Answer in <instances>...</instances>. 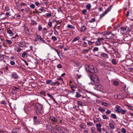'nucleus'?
I'll list each match as a JSON object with an SVG mask.
<instances>
[{
    "mask_svg": "<svg viewBox=\"0 0 133 133\" xmlns=\"http://www.w3.org/2000/svg\"><path fill=\"white\" fill-rule=\"evenodd\" d=\"M10 63L12 65H14L15 64V62L14 61H11L10 62Z\"/></svg>",
    "mask_w": 133,
    "mask_h": 133,
    "instance_id": "obj_59",
    "label": "nucleus"
},
{
    "mask_svg": "<svg viewBox=\"0 0 133 133\" xmlns=\"http://www.w3.org/2000/svg\"><path fill=\"white\" fill-rule=\"evenodd\" d=\"M127 106L128 107V108L130 109L133 111V106L129 105H127Z\"/></svg>",
    "mask_w": 133,
    "mask_h": 133,
    "instance_id": "obj_43",
    "label": "nucleus"
},
{
    "mask_svg": "<svg viewBox=\"0 0 133 133\" xmlns=\"http://www.w3.org/2000/svg\"><path fill=\"white\" fill-rule=\"evenodd\" d=\"M12 132L13 133H22V130L19 128L14 129Z\"/></svg>",
    "mask_w": 133,
    "mask_h": 133,
    "instance_id": "obj_11",
    "label": "nucleus"
},
{
    "mask_svg": "<svg viewBox=\"0 0 133 133\" xmlns=\"http://www.w3.org/2000/svg\"><path fill=\"white\" fill-rule=\"evenodd\" d=\"M86 7L87 9L88 10H89L91 7V5L90 3H88L86 5Z\"/></svg>",
    "mask_w": 133,
    "mask_h": 133,
    "instance_id": "obj_31",
    "label": "nucleus"
},
{
    "mask_svg": "<svg viewBox=\"0 0 133 133\" xmlns=\"http://www.w3.org/2000/svg\"><path fill=\"white\" fill-rule=\"evenodd\" d=\"M80 39V37H79L77 36L75 37L73 40L71 41L72 43H73L74 42L76 41L77 40H78Z\"/></svg>",
    "mask_w": 133,
    "mask_h": 133,
    "instance_id": "obj_29",
    "label": "nucleus"
},
{
    "mask_svg": "<svg viewBox=\"0 0 133 133\" xmlns=\"http://www.w3.org/2000/svg\"><path fill=\"white\" fill-rule=\"evenodd\" d=\"M82 96L81 94L79 93H78V92H76V95H75V97L76 98H80Z\"/></svg>",
    "mask_w": 133,
    "mask_h": 133,
    "instance_id": "obj_26",
    "label": "nucleus"
},
{
    "mask_svg": "<svg viewBox=\"0 0 133 133\" xmlns=\"http://www.w3.org/2000/svg\"><path fill=\"white\" fill-rule=\"evenodd\" d=\"M35 109L36 114L39 115L42 112V106L39 103H36L35 105Z\"/></svg>",
    "mask_w": 133,
    "mask_h": 133,
    "instance_id": "obj_2",
    "label": "nucleus"
},
{
    "mask_svg": "<svg viewBox=\"0 0 133 133\" xmlns=\"http://www.w3.org/2000/svg\"><path fill=\"white\" fill-rule=\"evenodd\" d=\"M86 27L84 26H82L81 28L80 29V31L81 32H83L84 30H85Z\"/></svg>",
    "mask_w": 133,
    "mask_h": 133,
    "instance_id": "obj_32",
    "label": "nucleus"
},
{
    "mask_svg": "<svg viewBox=\"0 0 133 133\" xmlns=\"http://www.w3.org/2000/svg\"><path fill=\"white\" fill-rule=\"evenodd\" d=\"M40 93L41 95H43L44 96H46V93L44 92H41Z\"/></svg>",
    "mask_w": 133,
    "mask_h": 133,
    "instance_id": "obj_50",
    "label": "nucleus"
},
{
    "mask_svg": "<svg viewBox=\"0 0 133 133\" xmlns=\"http://www.w3.org/2000/svg\"><path fill=\"white\" fill-rule=\"evenodd\" d=\"M3 55L0 54V61L3 60L4 59V57Z\"/></svg>",
    "mask_w": 133,
    "mask_h": 133,
    "instance_id": "obj_44",
    "label": "nucleus"
},
{
    "mask_svg": "<svg viewBox=\"0 0 133 133\" xmlns=\"http://www.w3.org/2000/svg\"><path fill=\"white\" fill-rule=\"evenodd\" d=\"M121 131L123 133H125L126 132V130L124 128H122L121 129Z\"/></svg>",
    "mask_w": 133,
    "mask_h": 133,
    "instance_id": "obj_52",
    "label": "nucleus"
},
{
    "mask_svg": "<svg viewBox=\"0 0 133 133\" xmlns=\"http://www.w3.org/2000/svg\"><path fill=\"white\" fill-rule=\"evenodd\" d=\"M77 87L74 85H71V88H74V89H75L77 88Z\"/></svg>",
    "mask_w": 133,
    "mask_h": 133,
    "instance_id": "obj_60",
    "label": "nucleus"
},
{
    "mask_svg": "<svg viewBox=\"0 0 133 133\" xmlns=\"http://www.w3.org/2000/svg\"><path fill=\"white\" fill-rule=\"evenodd\" d=\"M55 129L61 133H67L68 132L65 128L57 126L55 127Z\"/></svg>",
    "mask_w": 133,
    "mask_h": 133,
    "instance_id": "obj_4",
    "label": "nucleus"
},
{
    "mask_svg": "<svg viewBox=\"0 0 133 133\" xmlns=\"http://www.w3.org/2000/svg\"><path fill=\"white\" fill-rule=\"evenodd\" d=\"M105 37L107 39H111L113 37V35L111 32H109L106 34Z\"/></svg>",
    "mask_w": 133,
    "mask_h": 133,
    "instance_id": "obj_14",
    "label": "nucleus"
},
{
    "mask_svg": "<svg viewBox=\"0 0 133 133\" xmlns=\"http://www.w3.org/2000/svg\"><path fill=\"white\" fill-rule=\"evenodd\" d=\"M36 37L38 38V41L40 43L42 42L46 44V43L45 41V40L43 39L41 36L40 35H38L37 34L36 35Z\"/></svg>",
    "mask_w": 133,
    "mask_h": 133,
    "instance_id": "obj_7",
    "label": "nucleus"
},
{
    "mask_svg": "<svg viewBox=\"0 0 133 133\" xmlns=\"http://www.w3.org/2000/svg\"><path fill=\"white\" fill-rule=\"evenodd\" d=\"M56 81L54 82V85H57L59 86L60 84H62V83L58 81H57L56 80H55Z\"/></svg>",
    "mask_w": 133,
    "mask_h": 133,
    "instance_id": "obj_25",
    "label": "nucleus"
},
{
    "mask_svg": "<svg viewBox=\"0 0 133 133\" xmlns=\"http://www.w3.org/2000/svg\"><path fill=\"white\" fill-rule=\"evenodd\" d=\"M30 7L32 9H33L35 8V6L34 4H32L30 5Z\"/></svg>",
    "mask_w": 133,
    "mask_h": 133,
    "instance_id": "obj_47",
    "label": "nucleus"
},
{
    "mask_svg": "<svg viewBox=\"0 0 133 133\" xmlns=\"http://www.w3.org/2000/svg\"><path fill=\"white\" fill-rule=\"evenodd\" d=\"M98 110L102 112H104L105 111V109L100 108L98 109Z\"/></svg>",
    "mask_w": 133,
    "mask_h": 133,
    "instance_id": "obj_42",
    "label": "nucleus"
},
{
    "mask_svg": "<svg viewBox=\"0 0 133 133\" xmlns=\"http://www.w3.org/2000/svg\"><path fill=\"white\" fill-rule=\"evenodd\" d=\"M6 41L9 44H11L12 43V42L10 40H9L8 39H6Z\"/></svg>",
    "mask_w": 133,
    "mask_h": 133,
    "instance_id": "obj_57",
    "label": "nucleus"
},
{
    "mask_svg": "<svg viewBox=\"0 0 133 133\" xmlns=\"http://www.w3.org/2000/svg\"><path fill=\"white\" fill-rule=\"evenodd\" d=\"M7 32L8 34H10V36H13L14 34L12 31L9 29H7Z\"/></svg>",
    "mask_w": 133,
    "mask_h": 133,
    "instance_id": "obj_23",
    "label": "nucleus"
},
{
    "mask_svg": "<svg viewBox=\"0 0 133 133\" xmlns=\"http://www.w3.org/2000/svg\"><path fill=\"white\" fill-rule=\"evenodd\" d=\"M85 69L86 70L90 73H96L97 72L96 68L91 65H86Z\"/></svg>",
    "mask_w": 133,
    "mask_h": 133,
    "instance_id": "obj_1",
    "label": "nucleus"
},
{
    "mask_svg": "<svg viewBox=\"0 0 133 133\" xmlns=\"http://www.w3.org/2000/svg\"><path fill=\"white\" fill-rule=\"evenodd\" d=\"M12 77L15 79H17L18 78V75L16 73H13L12 74Z\"/></svg>",
    "mask_w": 133,
    "mask_h": 133,
    "instance_id": "obj_22",
    "label": "nucleus"
},
{
    "mask_svg": "<svg viewBox=\"0 0 133 133\" xmlns=\"http://www.w3.org/2000/svg\"><path fill=\"white\" fill-rule=\"evenodd\" d=\"M111 116L114 119H116L117 118L116 115L114 114H111Z\"/></svg>",
    "mask_w": 133,
    "mask_h": 133,
    "instance_id": "obj_36",
    "label": "nucleus"
},
{
    "mask_svg": "<svg viewBox=\"0 0 133 133\" xmlns=\"http://www.w3.org/2000/svg\"><path fill=\"white\" fill-rule=\"evenodd\" d=\"M42 29V26L41 25H39L38 27V30L39 31L41 30Z\"/></svg>",
    "mask_w": 133,
    "mask_h": 133,
    "instance_id": "obj_53",
    "label": "nucleus"
},
{
    "mask_svg": "<svg viewBox=\"0 0 133 133\" xmlns=\"http://www.w3.org/2000/svg\"><path fill=\"white\" fill-rule=\"evenodd\" d=\"M87 12V11L86 9H84L82 11V14L84 15L86 14V12Z\"/></svg>",
    "mask_w": 133,
    "mask_h": 133,
    "instance_id": "obj_54",
    "label": "nucleus"
},
{
    "mask_svg": "<svg viewBox=\"0 0 133 133\" xmlns=\"http://www.w3.org/2000/svg\"><path fill=\"white\" fill-rule=\"evenodd\" d=\"M51 128L50 129V131L51 133H58L56 131V130L55 129V127L54 129L51 127Z\"/></svg>",
    "mask_w": 133,
    "mask_h": 133,
    "instance_id": "obj_19",
    "label": "nucleus"
},
{
    "mask_svg": "<svg viewBox=\"0 0 133 133\" xmlns=\"http://www.w3.org/2000/svg\"><path fill=\"white\" fill-rule=\"evenodd\" d=\"M112 7V5H110L109 7L108 8L104 11V12L100 16V18H102L105 15L107 14L109 12Z\"/></svg>",
    "mask_w": 133,
    "mask_h": 133,
    "instance_id": "obj_5",
    "label": "nucleus"
},
{
    "mask_svg": "<svg viewBox=\"0 0 133 133\" xmlns=\"http://www.w3.org/2000/svg\"><path fill=\"white\" fill-rule=\"evenodd\" d=\"M98 48L97 47H94L93 49V50L94 51H97L98 50Z\"/></svg>",
    "mask_w": 133,
    "mask_h": 133,
    "instance_id": "obj_46",
    "label": "nucleus"
},
{
    "mask_svg": "<svg viewBox=\"0 0 133 133\" xmlns=\"http://www.w3.org/2000/svg\"><path fill=\"white\" fill-rule=\"evenodd\" d=\"M18 45L19 47H26V43L25 41L20 42H19Z\"/></svg>",
    "mask_w": 133,
    "mask_h": 133,
    "instance_id": "obj_10",
    "label": "nucleus"
},
{
    "mask_svg": "<svg viewBox=\"0 0 133 133\" xmlns=\"http://www.w3.org/2000/svg\"><path fill=\"white\" fill-rule=\"evenodd\" d=\"M91 133H97L96 132L94 129H90Z\"/></svg>",
    "mask_w": 133,
    "mask_h": 133,
    "instance_id": "obj_61",
    "label": "nucleus"
},
{
    "mask_svg": "<svg viewBox=\"0 0 133 133\" xmlns=\"http://www.w3.org/2000/svg\"><path fill=\"white\" fill-rule=\"evenodd\" d=\"M109 125L110 127L112 129H114L115 128V127L113 125V124L110 123H109Z\"/></svg>",
    "mask_w": 133,
    "mask_h": 133,
    "instance_id": "obj_35",
    "label": "nucleus"
},
{
    "mask_svg": "<svg viewBox=\"0 0 133 133\" xmlns=\"http://www.w3.org/2000/svg\"><path fill=\"white\" fill-rule=\"evenodd\" d=\"M62 22V21L61 20H60V21H59V20H57V21H56V23H57V24H56L55 25V26L54 27V28H55V27L57 25H59V24H60V23Z\"/></svg>",
    "mask_w": 133,
    "mask_h": 133,
    "instance_id": "obj_39",
    "label": "nucleus"
},
{
    "mask_svg": "<svg viewBox=\"0 0 133 133\" xmlns=\"http://www.w3.org/2000/svg\"><path fill=\"white\" fill-rule=\"evenodd\" d=\"M94 119L95 122H100L101 120L100 118H96V117H94Z\"/></svg>",
    "mask_w": 133,
    "mask_h": 133,
    "instance_id": "obj_20",
    "label": "nucleus"
},
{
    "mask_svg": "<svg viewBox=\"0 0 133 133\" xmlns=\"http://www.w3.org/2000/svg\"><path fill=\"white\" fill-rule=\"evenodd\" d=\"M47 95L48 96L50 97L52 99L54 102H55V103H57V102L56 101L55 99L54 98L52 95H51V94L49 93H47Z\"/></svg>",
    "mask_w": 133,
    "mask_h": 133,
    "instance_id": "obj_21",
    "label": "nucleus"
},
{
    "mask_svg": "<svg viewBox=\"0 0 133 133\" xmlns=\"http://www.w3.org/2000/svg\"><path fill=\"white\" fill-rule=\"evenodd\" d=\"M114 97L115 99H121L123 98V97L121 94H115L114 95Z\"/></svg>",
    "mask_w": 133,
    "mask_h": 133,
    "instance_id": "obj_13",
    "label": "nucleus"
},
{
    "mask_svg": "<svg viewBox=\"0 0 133 133\" xmlns=\"http://www.w3.org/2000/svg\"><path fill=\"white\" fill-rule=\"evenodd\" d=\"M111 62L113 65H116L117 63L115 59H112L111 60Z\"/></svg>",
    "mask_w": 133,
    "mask_h": 133,
    "instance_id": "obj_30",
    "label": "nucleus"
},
{
    "mask_svg": "<svg viewBox=\"0 0 133 133\" xmlns=\"http://www.w3.org/2000/svg\"><path fill=\"white\" fill-rule=\"evenodd\" d=\"M101 56L104 57L105 58H107L108 57V55L105 53H101Z\"/></svg>",
    "mask_w": 133,
    "mask_h": 133,
    "instance_id": "obj_18",
    "label": "nucleus"
},
{
    "mask_svg": "<svg viewBox=\"0 0 133 133\" xmlns=\"http://www.w3.org/2000/svg\"><path fill=\"white\" fill-rule=\"evenodd\" d=\"M52 82V81L51 80H48L46 81V83L47 84H50Z\"/></svg>",
    "mask_w": 133,
    "mask_h": 133,
    "instance_id": "obj_40",
    "label": "nucleus"
},
{
    "mask_svg": "<svg viewBox=\"0 0 133 133\" xmlns=\"http://www.w3.org/2000/svg\"><path fill=\"white\" fill-rule=\"evenodd\" d=\"M121 32L122 34L126 33L128 31L129 29L128 27L122 26L120 28Z\"/></svg>",
    "mask_w": 133,
    "mask_h": 133,
    "instance_id": "obj_6",
    "label": "nucleus"
},
{
    "mask_svg": "<svg viewBox=\"0 0 133 133\" xmlns=\"http://www.w3.org/2000/svg\"><path fill=\"white\" fill-rule=\"evenodd\" d=\"M53 49L57 52L58 56L61 58V59H62V58H61V56H62V53L60 52V51L54 48Z\"/></svg>",
    "mask_w": 133,
    "mask_h": 133,
    "instance_id": "obj_16",
    "label": "nucleus"
},
{
    "mask_svg": "<svg viewBox=\"0 0 133 133\" xmlns=\"http://www.w3.org/2000/svg\"><path fill=\"white\" fill-rule=\"evenodd\" d=\"M122 122L124 123L123 124L124 126H127L129 125V123L128 122V120L126 119L122 120Z\"/></svg>",
    "mask_w": 133,
    "mask_h": 133,
    "instance_id": "obj_15",
    "label": "nucleus"
},
{
    "mask_svg": "<svg viewBox=\"0 0 133 133\" xmlns=\"http://www.w3.org/2000/svg\"><path fill=\"white\" fill-rule=\"evenodd\" d=\"M95 21V19L94 18H92L90 21L89 22L90 23H92L94 22Z\"/></svg>",
    "mask_w": 133,
    "mask_h": 133,
    "instance_id": "obj_58",
    "label": "nucleus"
},
{
    "mask_svg": "<svg viewBox=\"0 0 133 133\" xmlns=\"http://www.w3.org/2000/svg\"><path fill=\"white\" fill-rule=\"evenodd\" d=\"M96 45V46H99L101 45V41H100L98 39L95 42Z\"/></svg>",
    "mask_w": 133,
    "mask_h": 133,
    "instance_id": "obj_28",
    "label": "nucleus"
},
{
    "mask_svg": "<svg viewBox=\"0 0 133 133\" xmlns=\"http://www.w3.org/2000/svg\"><path fill=\"white\" fill-rule=\"evenodd\" d=\"M57 67L58 68H62V66L61 64H59L57 65Z\"/></svg>",
    "mask_w": 133,
    "mask_h": 133,
    "instance_id": "obj_56",
    "label": "nucleus"
},
{
    "mask_svg": "<svg viewBox=\"0 0 133 133\" xmlns=\"http://www.w3.org/2000/svg\"><path fill=\"white\" fill-rule=\"evenodd\" d=\"M102 117L104 119H109V118L105 115H103Z\"/></svg>",
    "mask_w": 133,
    "mask_h": 133,
    "instance_id": "obj_55",
    "label": "nucleus"
},
{
    "mask_svg": "<svg viewBox=\"0 0 133 133\" xmlns=\"http://www.w3.org/2000/svg\"><path fill=\"white\" fill-rule=\"evenodd\" d=\"M88 43L89 45H92L93 43H95V42H92L90 41H88Z\"/></svg>",
    "mask_w": 133,
    "mask_h": 133,
    "instance_id": "obj_49",
    "label": "nucleus"
},
{
    "mask_svg": "<svg viewBox=\"0 0 133 133\" xmlns=\"http://www.w3.org/2000/svg\"><path fill=\"white\" fill-rule=\"evenodd\" d=\"M27 53L26 52H23L22 54V57L23 58H24L25 57V55H27Z\"/></svg>",
    "mask_w": 133,
    "mask_h": 133,
    "instance_id": "obj_51",
    "label": "nucleus"
},
{
    "mask_svg": "<svg viewBox=\"0 0 133 133\" xmlns=\"http://www.w3.org/2000/svg\"><path fill=\"white\" fill-rule=\"evenodd\" d=\"M89 51V50L88 49H84L83 50L82 53L84 54H87Z\"/></svg>",
    "mask_w": 133,
    "mask_h": 133,
    "instance_id": "obj_27",
    "label": "nucleus"
},
{
    "mask_svg": "<svg viewBox=\"0 0 133 133\" xmlns=\"http://www.w3.org/2000/svg\"><path fill=\"white\" fill-rule=\"evenodd\" d=\"M88 46V44L86 42H84L82 44V46L83 47H87Z\"/></svg>",
    "mask_w": 133,
    "mask_h": 133,
    "instance_id": "obj_34",
    "label": "nucleus"
},
{
    "mask_svg": "<svg viewBox=\"0 0 133 133\" xmlns=\"http://www.w3.org/2000/svg\"><path fill=\"white\" fill-rule=\"evenodd\" d=\"M121 108L118 105H116L115 107V111L118 113H119V112L121 110Z\"/></svg>",
    "mask_w": 133,
    "mask_h": 133,
    "instance_id": "obj_12",
    "label": "nucleus"
},
{
    "mask_svg": "<svg viewBox=\"0 0 133 133\" xmlns=\"http://www.w3.org/2000/svg\"><path fill=\"white\" fill-rule=\"evenodd\" d=\"M1 103L4 105H6V103L4 100H3L1 101Z\"/></svg>",
    "mask_w": 133,
    "mask_h": 133,
    "instance_id": "obj_64",
    "label": "nucleus"
},
{
    "mask_svg": "<svg viewBox=\"0 0 133 133\" xmlns=\"http://www.w3.org/2000/svg\"><path fill=\"white\" fill-rule=\"evenodd\" d=\"M67 27L69 28H71L74 29H75V28L74 26L69 24L67 26Z\"/></svg>",
    "mask_w": 133,
    "mask_h": 133,
    "instance_id": "obj_33",
    "label": "nucleus"
},
{
    "mask_svg": "<svg viewBox=\"0 0 133 133\" xmlns=\"http://www.w3.org/2000/svg\"><path fill=\"white\" fill-rule=\"evenodd\" d=\"M127 112V111L125 110H123L122 108L121 109L119 113H121L122 115H123L125 114Z\"/></svg>",
    "mask_w": 133,
    "mask_h": 133,
    "instance_id": "obj_24",
    "label": "nucleus"
},
{
    "mask_svg": "<svg viewBox=\"0 0 133 133\" xmlns=\"http://www.w3.org/2000/svg\"><path fill=\"white\" fill-rule=\"evenodd\" d=\"M100 64L101 66H103L104 67L105 66V63L102 61H101L100 62Z\"/></svg>",
    "mask_w": 133,
    "mask_h": 133,
    "instance_id": "obj_37",
    "label": "nucleus"
},
{
    "mask_svg": "<svg viewBox=\"0 0 133 133\" xmlns=\"http://www.w3.org/2000/svg\"><path fill=\"white\" fill-rule=\"evenodd\" d=\"M34 123L36 124H39L40 122V121L37 119L34 120Z\"/></svg>",
    "mask_w": 133,
    "mask_h": 133,
    "instance_id": "obj_38",
    "label": "nucleus"
},
{
    "mask_svg": "<svg viewBox=\"0 0 133 133\" xmlns=\"http://www.w3.org/2000/svg\"><path fill=\"white\" fill-rule=\"evenodd\" d=\"M92 123L90 122H87V124L89 126H91L92 125Z\"/></svg>",
    "mask_w": 133,
    "mask_h": 133,
    "instance_id": "obj_62",
    "label": "nucleus"
},
{
    "mask_svg": "<svg viewBox=\"0 0 133 133\" xmlns=\"http://www.w3.org/2000/svg\"><path fill=\"white\" fill-rule=\"evenodd\" d=\"M111 82L114 86H117L119 84V82L116 80L111 81Z\"/></svg>",
    "mask_w": 133,
    "mask_h": 133,
    "instance_id": "obj_17",
    "label": "nucleus"
},
{
    "mask_svg": "<svg viewBox=\"0 0 133 133\" xmlns=\"http://www.w3.org/2000/svg\"><path fill=\"white\" fill-rule=\"evenodd\" d=\"M102 105L105 107H108V104L105 102L102 103Z\"/></svg>",
    "mask_w": 133,
    "mask_h": 133,
    "instance_id": "obj_41",
    "label": "nucleus"
},
{
    "mask_svg": "<svg viewBox=\"0 0 133 133\" xmlns=\"http://www.w3.org/2000/svg\"><path fill=\"white\" fill-rule=\"evenodd\" d=\"M111 111L109 110H107V111L105 112V113L108 114H110Z\"/></svg>",
    "mask_w": 133,
    "mask_h": 133,
    "instance_id": "obj_63",
    "label": "nucleus"
},
{
    "mask_svg": "<svg viewBox=\"0 0 133 133\" xmlns=\"http://www.w3.org/2000/svg\"><path fill=\"white\" fill-rule=\"evenodd\" d=\"M96 83H95L93 82H90L88 83V84L89 85H92V86H95L96 87H94V89L96 90H99L98 88L99 86V85H97L96 84Z\"/></svg>",
    "mask_w": 133,
    "mask_h": 133,
    "instance_id": "obj_8",
    "label": "nucleus"
},
{
    "mask_svg": "<svg viewBox=\"0 0 133 133\" xmlns=\"http://www.w3.org/2000/svg\"><path fill=\"white\" fill-rule=\"evenodd\" d=\"M51 39L53 40V41H55L57 39V38L55 36H52L51 37Z\"/></svg>",
    "mask_w": 133,
    "mask_h": 133,
    "instance_id": "obj_45",
    "label": "nucleus"
},
{
    "mask_svg": "<svg viewBox=\"0 0 133 133\" xmlns=\"http://www.w3.org/2000/svg\"><path fill=\"white\" fill-rule=\"evenodd\" d=\"M49 120L52 123L55 124L58 121V120L54 117H50Z\"/></svg>",
    "mask_w": 133,
    "mask_h": 133,
    "instance_id": "obj_9",
    "label": "nucleus"
},
{
    "mask_svg": "<svg viewBox=\"0 0 133 133\" xmlns=\"http://www.w3.org/2000/svg\"><path fill=\"white\" fill-rule=\"evenodd\" d=\"M90 79L93 81V82L96 84H98L99 82V80L97 76L94 74L91 75L90 76Z\"/></svg>",
    "mask_w": 133,
    "mask_h": 133,
    "instance_id": "obj_3",
    "label": "nucleus"
},
{
    "mask_svg": "<svg viewBox=\"0 0 133 133\" xmlns=\"http://www.w3.org/2000/svg\"><path fill=\"white\" fill-rule=\"evenodd\" d=\"M96 125L97 128H101L102 126V125L100 123L97 124H96Z\"/></svg>",
    "mask_w": 133,
    "mask_h": 133,
    "instance_id": "obj_48",
    "label": "nucleus"
}]
</instances>
